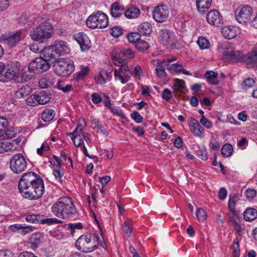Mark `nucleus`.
I'll return each instance as SVG.
<instances>
[{"label":"nucleus","instance_id":"1","mask_svg":"<svg viewBox=\"0 0 257 257\" xmlns=\"http://www.w3.org/2000/svg\"><path fill=\"white\" fill-rule=\"evenodd\" d=\"M21 195L30 200L41 198L45 193L44 183L40 175L33 172L23 174L18 185Z\"/></svg>","mask_w":257,"mask_h":257},{"label":"nucleus","instance_id":"2","mask_svg":"<svg viewBox=\"0 0 257 257\" xmlns=\"http://www.w3.org/2000/svg\"><path fill=\"white\" fill-rule=\"evenodd\" d=\"M52 212L58 217L63 219L75 217L76 210L71 199L68 197H62L52 207Z\"/></svg>","mask_w":257,"mask_h":257},{"label":"nucleus","instance_id":"3","mask_svg":"<svg viewBox=\"0 0 257 257\" xmlns=\"http://www.w3.org/2000/svg\"><path fill=\"white\" fill-rule=\"evenodd\" d=\"M223 55L232 62L237 63L243 60L249 67H252L257 62V43L253 49L244 56L240 52L234 51L232 49L224 51Z\"/></svg>","mask_w":257,"mask_h":257},{"label":"nucleus","instance_id":"4","mask_svg":"<svg viewBox=\"0 0 257 257\" xmlns=\"http://www.w3.org/2000/svg\"><path fill=\"white\" fill-rule=\"evenodd\" d=\"M99 237L96 234L87 233L81 235L76 241L75 246L84 252H91L98 246Z\"/></svg>","mask_w":257,"mask_h":257},{"label":"nucleus","instance_id":"5","mask_svg":"<svg viewBox=\"0 0 257 257\" xmlns=\"http://www.w3.org/2000/svg\"><path fill=\"white\" fill-rule=\"evenodd\" d=\"M53 26L50 22L45 20L38 26L31 30L30 35L32 40L43 43L52 37Z\"/></svg>","mask_w":257,"mask_h":257},{"label":"nucleus","instance_id":"6","mask_svg":"<svg viewBox=\"0 0 257 257\" xmlns=\"http://www.w3.org/2000/svg\"><path fill=\"white\" fill-rule=\"evenodd\" d=\"M55 72L60 76L68 77L74 71L73 62L69 59H60L54 65Z\"/></svg>","mask_w":257,"mask_h":257},{"label":"nucleus","instance_id":"7","mask_svg":"<svg viewBox=\"0 0 257 257\" xmlns=\"http://www.w3.org/2000/svg\"><path fill=\"white\" fill-rule=\"evenodd\" d=\"M87 26L91 29H103L108 24V18L103 13L98 12L95 14H92L86 20Z\"/></svg>","mask_w":257,"mask_h":257},{"label":"nucleus","instance_id":"8","mask_svg":"<svg viewBox=\"0 0 257 257\" xmlns=\"http://www.w3.org/2000/svg\"><path fill=\"white\" fill-rule=\"evenodd\" d=\"M27 167L26 159L20 153L14 155L10 161V168L15 174H20L25 171Z\"/></svg>","mask_w":257,"mask_h":257},{"label":"nucleus","instance_id":"9","mask_svg":"<svg viewBox=\"0 0 257 257\" xmlns=\"http://www.w3.org/2000/svg\"><path fill=\"white\" fill-rule=\"evenodd\" d=\"M20 67L21 66L18 61L10 62L6 68L5 75L0 74V81L6 82L14 79L16 82H20L19 80H17L16 79H15V77L19 72Z\"/></svg>","mask_w":257,"mask_h":257},{"label":"nucleus","instance_id":"10","mask_svg":"<svg viewBox=\"0 0 257 257\" xmlns=\"http://www.w3.org/2000/svg\"><path fill=\"white\" fill-rule=\"evenodd\" d=\"M25 219L27 222L35 224H60L62 220L55 218H47L45 216L39 214H32L28 215Z\"/></svg>","mask_w":257,"mask_h":257},{"label":"nucleus","instance_id":"11","mask_svg":"<svg viewBox=\"0 0 257 257\" xmlns=\"http://www.w3.org/2000/svg\"><path fill=\"white\" fill-rule=\"evenodd\" d=\"M252 12V8L248 5L237 9L235 11L236 20L240 24H245L250 23L251 20Z\"/></svg>","mask_w":257,"mask_h":257},{"label":"nucleus","instance_id":"12","mask_svg":"<svg viewBox=\"0 0 257 257\" xmlns=\"http://www.w3.org/2000/svg\"><path fill=\"white\" fill-rule=\"evenodd\" d=\"M21 33L16 32L9 34H4L0 37V43L12 48L18 43L21 39Z\"/></svg>","mask_w":257,"mask_h":257},{"label":"nucleus","instance_id":"13","mask_svg":"<svg viewBox=\"0 0 257 257\" xmlns=\"http://www.w3.org/2000/svg\"><path fill=\"white\" fill-rule=\"evenodd\" d=\"M169 12L166 6L156 7L153 12L154 19L158 23L165 22L168 18Z\"/></svg>","mask_w":257,"mask_h":257},{"label":"nucleus","instance_id":"14","mask_svg":"<svg viewBox=\"0 0 257 257\" xmlns=\"http://www.w3.org/2000/svg\"><path fill=\"white\" fill-rule=\"evenodd\" d=\"M73 38L78 42L82 51H87L90 48V42L85 34L77 33L73 35Z\"/></svg>","mask_w":257,"mask_h":257},{"label":"nucleus","instance_id":"15","mask_svg":"<svg viewBox=\"0 0 257 257\" xmlns=\"http://www.w3.org/2000/svg\"><path fill=\"white\" fill-rule=\"evenodd\" d=\"M206 20L209 24L215 26H219L222 21L220 14L216 10L210 11L207 14Z\"/></svg>","mask_w":257,"mask_h":257},{"label":"nucleus","instance_id":"16","mask_svg":"<svg viewBox=\"0 0 257 257\" xmlns=\"http://www.w3.org/2000/svg\"><path fill=\"white\" fill-rule=\"evenodd\" d=\"M52 46L54 48V52L59 56L69 53L70 49L68 47V44L64 41L57 40Z\"/></svg>","mask_w":257,"mask_h":257},{"label":"nucleus","instance_id":"17","mask_svg":"<svg viewBox=\"0 0 257 257\" xmlns=\"http://www.w3.org/2000/svg\"><path fill=\"white\" fill-rule=\"evenodd\" d=\"M239 30L234 26H225L221 30L223 37L227 39H232L235 38Z\"/></svg>","mask_w":257,"mask_h":257},{"label":"nucleus","instance_id":"18","mask_svg":"<svg viewBox=\"0 0 257 257\" xmlns=\"http://www.w3.org/2000/svg\"><path fill=\"white\" fill-rule=\"evenodd\" d=\"M54 52V48L51 45L43 49L41 52L40 57L46 61L50 62L51 60L55 59V55L53 54Z\"/></svg>","mask_w":257,"mask_h":257},{"label":"nucleus","instance_id":"19","mask_svg":"<svg viewBox=\"0 0 257 257\" xmlns=\"http://www.w3.org/2000/svg\"><path fill=\"white\" fill-rule=\"evenodd\" d=\"M191 132L196 136L200 137L201 134L204 132L203 127L200 124L197 120L193 119L190 124Z\"/></svg>","mask_w":257,"mask_h":257},{"label":"nucleus","instance_id":"20","mask_svg":"<svg viewBox=\"0 0 257 257\" xmlns=\"http://www.w3.org/2000/svg\"><path fill=\"white\" fill-rule=\"evenodd\" d=\"M32 88L28 85H24L19 88L15 93V97L17 98H24L32 92Z\"/></svg>","mask_w":257,"mask_h":257},{"label":"nucleus","instance_id":"21","mask_svg":"<svg viewBox=\"0 0 257 257\" xmlns=\"http://www.w3.org/2000/svg\"><path fill=\"white\" fill-rule=\"evenodd\" d=\"M212 0H196V6L200 13H204L210 8Z\"/></svg>","mask_w":257,"mask_h":257},{"label":"nucleus","instance_id":"22","mask_svg":"<svg viewBox=\"0 0 257 257\" xmlns=\"http://www.w3.org/2000/svg\"><path fill=\"white\" fill-rule=\"evenodd\" d=\"M43 241V237L40 233L33 234L30 237V243L33 248H36L41 244Z\"/></svg>","mask_w":257,"mask_h":257},{"label":"nucleus","instance_id":"23","mask_svg":"<svg viewBox=\"0 0 257 257\" xmlns=\"http://www.w3.org/2000/svg\"><path fill=\"white\" fill-rule=\"evenodd\" d=\"M138 30L141 35L149 36L152 31V27L149 23L145 22L138 26Z\"/></svg>","mask_w":257,"mask_h":257},{"label":"nucleus","instance_id":"24","mask_svg":"<svg viewBox=\"0 0 257 257\" xmlns=\"http://www.w3.org/2000/svg\"><path fill=\"white\" fill-rule=\"evenodd\" d=\"M36 98L38 105L46 104L50 100L49 94L45 91L36 92Z\"/></svg>","mask_w":257,"mask_h":257},{"label":"nucleus","instance_id":"25","mask_svg":"<svg viewBox=\"0 0 257 257\" xmlns=\"http://www.w3.org/2000/svg\"><path fill=\"white\" fill-rule=\"evenodd\" d=\"M124 10L122 6H120L119 3L115 2L111 7V14L113 17L118 18L121 16Z\"/></svg>","mask_w":257,"mask_h":257},{"label":"nucleus","instance_id":"26","mask_svg":"<svg viewBox=\"0 0 257 257\" xmlns=\"http://www.w3.org/2000/svg\"><path fill=\"white\" fill-rule=\"evenodd\" d=\"M205 77L208 83L212 85H217L219 83L217 78L218 73L212 71H207L205 74Z\"/></svg>","mask_w":257,"mask_h":257},{"label":"nucleus","instance_id":"27","mask_svg":"<svg viewBox=\"0 0 257 257\" xmlns=\"http://www.w3.org/2000/svg\"><path fill=\"white\" fill-rule=\"evenodd\" d=\"M257 217V210L253 208L247 209L244 212V219L247 221H251Z\"/></svg>","mask_w":257,"mask_h":257},{"label":"nucleus","instance_id":"28","mask_svg":"<svg viewBox=\"0 0 257 257\" xmlns=\"http://www.w3.org/2000/svg\"><path fill=\"white\" fill-rule=\"evenodd\" d=\"M54 79L52 76L47 75L42 77L39 81V84L42 88H47L54 84Z\"/></svg>","mask_w":257,"mask_h":257},{"label":"nucleus","instance_id":"29","mask_svg":"<svg viewBox=\"0 0 257 257\" xmlns=\"http://www.w3.org/2000/svg\"><path fill=\"white\" fill-rule=\"evenodd\" d=\"M38 60H39V59H38L37 58H36L35 60L31 62L28 66V69H29L30 72L34 73L35 75L42 73L41 71V69L40 68Z\"/></svg>","mask_w":257,"mask_h":257},{"label":"nucleus","instance_id":"30","mask_svg":"<svg viewBox=\"0 0 257 257\" xmlns=\"http://www.w3.org/2000/svg\"><path fill=\"white\" fill-rule=\"evenodd\" d=\"M55 115V111L51 109H45L41 114L42 120L45 122H49L53 119Z\"/></svg>","mask_w":257,"mask_h":257},{"label":"nucleus","instance_id":"31","mask_svg":"<svg viewBox=\"0 0 257 257\" xmlns=\"http://www.w3.org/2000/svg\"><path fill=\"white\" fill-rule=\"evenodd\" d=\"M140 14V10L134 6H132L124 12L125 16L127 18H135Z\"/></svg>","mask_w":257,"mask_h":257},{"label":"nucleus","instance_id":"32","mask_svg":"<svg viewBox=\"0 0 257 257\" xmlns=\"http://www.w3.org/2000/svg\"><path fill=\"white\" fill-rule=\"evenodd\" d=\"M185 88V81L181 79H177L173 86L174 90L176 92H182Z\"/></svg>","mask_w":257,"mask_h":257},{"label":"nucleus","instance_id":"33","mask_svg":"<svg viewBox=\"0 0 257 257\" xmlns=\"http://www.w3.org/2000/svg\"><path fill=\"white\" fill-rule=\"evenodd\" d=\"M171 33L167 29L162 30L160 33V40L164 45H166L171 38Z\"/></svg>","mask_w":257,"mask_h":257},{"label":"nucleus","instance_id":"34","mask_svg":"<svg viewBox=\"0 0 257 257\" xmlns=\"http://www.w3.org/2000/svg\"><path fill=\"white\" fill-rule=\"evenodd\" d=\"M221 151L224 157H229L232 154L233 147L230 144H225L222 146Z\"/></svg>","mask_w":257,"mask_h":257},{"label":"nucleus","instance_id":"35","mask_svg":"<svg viewBox=\"0 0 257 257\" xmlns=\"http://www.w3.org/2000/svg\"><path fill=\"white\" fill-rule=\"evenodd\" d=\"M37 59H39L38 61L40 68L41 69V73L46 72L50 69L51 66V63L50 62L46 61L40 57H37Z\"/></svg>","mask_w":257,"mask_h":257},{"label":"nucleus","instance_id":"36","mask_svg":"<svg viewBox=\"0 0 257 257\" xmlns=\"http://www.w3.org/2000/svg\"><path fill=\"white\" fill-rule=\"evenodd\" d=\"M164 62H165V61H162L158 62V66L156 69L157 75L160 78H164L166 77V73L162 65Z\"/></svg>","mask_w":257,"mask_h":257},{"label":"nucleus","instance_id":"37","mask_svg":"<svg viewBox=\"0 0 257 257\" xmlns=\"http://www.w3.org/2000/svg\"><path fill=\"white\" fill-rule=\"evenodd\" d=\"M56 87L66 93L69 92L72 89V86L71 84L65 85L63 81L58 80L56 84Z\"/></svg>","mask_w":257,"mask_h":257},{"label":"nucleus","instance_id":"38","mask_svg":"<svg viewBox=\"0 0 257 257\" xmlns=\"http://www.w3.org/2000/svg\"><path fill=\"white\" fill-rule=\"evenodd\" d=\"M237 200H238V195L236 194H234L233 196H230V198L228 201V208H229L230 210L233 213L234 215H236L235 214V211L234 210V206L235 204L236 203Z\"/></svg>","mask_w":257,"mask_h":257},{"label":"nucleus","instance_id":"39","mask_svg":"<svg viewBox=\"0 0 257 257\" xmlns=\"http://www.w3.org/2000/svg\"><path fill=\"white\" fill-rule=\"evenodd\" d=\"M135 56V53L131 49H123L119 53V57L132 59Z\"/></svg>","mask_w":257,"mask_h":257},{"label":"nucleus","instance_id":"40","mask_svg":"<svg viewBox=\"0 0 257 257\" xmlns=\"http://www.w3.org/2000/svg\"><path fill=\"white\" fill-rule=\"evenodd\" d=\"M183 66L180 64H167V69L170 70H173L177 73H180L183 70Z\"/></svg>","mask_w":257,"mask_h":257},{"label":"nucleus","instance_id":"41","mask_svg":"<svg viewBox=\"0 0 257 257\" xmlns=\"http://www.w3.org/2000/svg\"><path fill=\"white\" fill-rule=\"evenodd\" d=\"M35 75L34 73H31L28 69V71H23L21 76L20 82H27L30 80Z\"/></svg>","mask_w":257,"mask_h":257},{"label":"nucleus","instance_id":"42","mask_svg":"<svg viewBox=\"0 0 257 257\" xmlns=\"http://www.w3.org/2000/svg\"><path fill=\"white\" fill-rule=\"evenodd\" d=\"M150 47L149 44L146 41L140 40L136 44V48L140 51L148 50Z\"/></svg>","mask_w":257,"mask_h":257},{"label":"nucleus","instance_id":"43","mask_svg":"<svg viewBox=\"0 0 257 257\" xmlns=\"http://www.w3.org/2000/svg\"><path fill=\"white\" fill-rule=\"evenodd\" d=\"M141 36L140 33H131L128 35L127 38L130 42L135 43L141 40Z\"/></svg>","mask_w":257,"mask_h":257},{"label":"nucleus","instance_id":"44","mask_svg":"<svg viewBox=\"0 0 257 257\" xmlns=\"http://www.w3.org/2000/svg\"><path fill=\"white\" fill-rule=\"evenodd\" d=\"M26 101V103L30 106H34L38 105L37 98H36V92L27 97Z\"/></svg>","mask_w":257,"mask_h":257},{"label":"nucleus","instance_id":"45","mask_svg":"<svg viewBox=\"0 0 257 257\" xmlns=\"http://www.w3.org/2000/svg\"><path fill=\"white\" fill-rule=\"evenodd\" d=\"M196 216L197 219L200 221H203L207 217L206 213L203 208H198L196 212Z\"/></svg>","mask_w":257,"mask_h":257},{"label":"nucleus","instance_id":"46","mask_svg":"<svg viewBox=\"0 0 257 257\" xmlns=\"http://www.w3.org/2000/svg\"><path fill=\"white\" fill-rule=\"evenodd\" d=\"M197 44L201 49H205L208 48L209 42L204 37H199L197 41Z\"/></svg>","mask_w":257,"mask_h":257},{"label":"nucleus","instance_id":"47","mask_svg":"<svg viewBox=\"0 0 257 257\" xmlns=\"http://www.w3.org/2000/svg\"><path fill=\"white\" fill-rule=\"evenodd\" d=\"M123 33V30L120 27H113L110 31V34L115 38H117L122 35Z\"/></svg>","mask_w":257,"mask_h":257},{"label":"nucleus","instance_id":"48","mask_svg":"<svg viewBox=\"0 0 257 257\" xmlns=\"http://www.w3.org/2000/svg\"><path fill=\"white\" fill-rule=\"evenodd\" d=\"M89 70V68L88 66L81 67V70L77 73L76 78L77 79H81L85 77Z\"/></svg>","mask_w":257,"mask_h":257},{"label":"nucleus","instance_id":"49","mask_svg":"<svg viewBox=\"0 0 257 257\" xmlns=\"http://www.w3.org/2000/svg\"><path fill=\"white\" fill-rule=\"evenodd\" d=\"M74 145L76 147H79L84 143L83 138L80 134H77L75 136L72 137Z\"/></svg>","mask_w":257,"mask_h":257},{"label":"nucleus","instance_id":"50","mask_svg":"<svg viewBox=\"0 0 257 257\" xmlns=\"http://www.w3.org/2000/svg\"><path fill=\"white\" fill-rule=\"evenodd\" d=\"M233 253L235 256L238 257L240 254L239 245L237 238H235L233 242L232 245Z\"/></svg>","mask_w":257,"mask_h":257},{"label":"nucleus","instance_id":"51","mask_svg":"<svg viewBox=\"0 0 257 257\" xmlns=\"http://www.w3.org/2000/svg\"><path fill=\"white\" fill-rule=\"evenodd\" d=\"M33 229L30 226H19L17 233L21 234H26L32 231Z\"/></svg>","mask_w":257,"mask_h":257},{"label":"nucleus","instance_id":"52","mask_svg":"<svg viewBox=\"0 0 257 257\" xmlns=\"http://www.w3.org/2000/svg\"><path fill=\"white\" fill-rule=\"evenodd\" d=\"M255 83V81L252 78H247L243 81L242 84V87L243 89H248L252 87Z\"/></svg>","mask_w":257,"mask_h":257},{"label":"nucleus","instance_id":"53","mask_svg":"<svg viewBox=\"0 0 257 257\" xmlns=\"http://www.w3.org/2000/svg\"><path fill=\"white\" fill-rule=\"evenodd\" d=\"M197 156L203 161L207 160L208 158V152L205 149H200L197 152Z\"/></svg>","mask_w":257,"mask_h":257},{"label":"nucleus","instance_id":"54","mask_svg":"<svg viewBox=\"0 0 257 257\" xmlns=\"http://www.w3.org/2000/svg\"><path fill=\"white\" fill-rule=\"evenodd\" d=\"M172 97L171 91L168 88L164 89L162 93V97L165 100L169 101Z\"/></svg>","mask_w":257,"mask_h":257},{"label":"nucleus","instance_id":"55","mask_svg":"<svg viewBox=\"0 0 257 257\" xmlns=\"http://www.w3.org/2000/svg\"><path fill=\"white\" fill-rule=\"evenodd\" d=\"M200 123L207 128H210L212 127V123L207 119L204 116H203L201 118Z\"/></svg>","mask_w":257,"mask_h":257},{"label":"nucleus","instance_id":"56","mask_svg":"<svg viewBox=\"0 0 257 257\" xmlns=\"http://www.w3.org/2000/svg\"><path fill=\"white\" fill-rule=\"evenodd\" d=\"M131 117L138 123L143 121V117L137 112L135 111L131 114Z\"/></svg>","mask_w":257,"mask_h":257},{"label":"nucleus","instance_id":"57","mask_svg":"<svg viewBox=\"0 0 257 257\" xmlns=\"http://www.w3.org/2000/svg\"><path fill=\"white\" fill-rule=\"evenodd\" d=\"M111 59L113 61L114 64L117 66H121L122 62L124 60L122 59V57H119V54L118 56L112 55L111 56Z\"/></svg>","mask_w":257,"mask_h":257},{"label":"nucleus","instance_id":"58","mask_svg":"<svg viewBox=\"0 0 257 257\" xmlns=\"http://www.w3.org/2000/svg\"><path fill=\"white\" fill-rule=\"evenodd\" d=\"M53 174L59 182H62V178L64 175L63 173L61 172L59 170H55L53 171Z\"/></svg>","mask_w":257,"mask_h":257},{"label":"nucleus","instance_id":"59","mask_svg":"<svg viewBox=\"0 0 257 257\" xmlns=\"http://www.w3.org/2000/svg\"><path fill=\"white\" fill-rule=\"evenodd\" d=\"M92 102L95 104H97L102 100V98L97 93H93L91 95Z\"/></svg>","mask_w":257,"mask_h":257},{"label":"nucleus","instance_id":"60","mask_svg":"<svg viewBox=\"0 0 257 257\" xmlns=\"http://www.w3.org/2000/svg\"><path fill=\"white\" fill-rule=\"evenodd\" d=\"M142 70L141 66L138 65L136 66L134 70L131 71V74L134 76L140 77L142 75Z\"/></svg>","mask_w":257,"mask_h":257},{"label":"nucleus","instance_id":"61","mask_svg":"<svg viewBox=\"0 0 257 257\" xmlns=\"http://www.w3.org/2000/svg\"><path fill=\"white\" fill-rule=\"evenodd\" d=\"M128 70V67L127 66V61L126 60H124V61L122 62V64L118 71L124 74V72H126Z\"/></svg>","mask_w":257,"mask_h":257},{"label":"nucleus","instance_id":"62","mask_svg":"<svg viewBox=\"0 0 257 257\" xmlns=\"http://www.w3.org/2000/svg\"><path fill=\"white\" fill-rule=\"evenodd\" d=\"M227 192L224 188H221L218 192V197L221 200H224L226 198Z\"/></svg>","mask_w":257,"mask_h":257},{"label":"nucleus","instance_id":"63","mask_svg":"<svg viewBox=\"0 0 257 257\" xmlns=\"http://www.w3.org/2000/svg\"><path fill=\"white\" fill-rule=\"evenodd\" d=\"M114 73L115 78L120 80L122 84H124L126 82V81H125L124 78L121 74V73L120 72H118L117 69H115L114 70Z\"/></svg>","mask_w":257,"mask_h":257},{"label":"nucleus","instance_id":"64","mask_svg":"<svg viewBox=\"0 0 257 257\" xmlns=\"http://www.w3.org/2000/svg\"><path fill=\"white\" fill-rule=\"evenodd\" d=\"M114 73L115 78L120 80L122 84H124L126 82V81H125L124 78L121 74V73L120 72H118L117 69H115L114 70Z\"/></svg>","mask_w":257,"mask_h":257}]
</instances>
